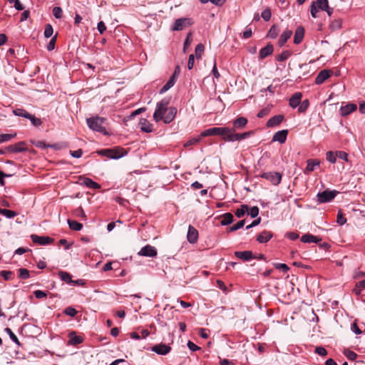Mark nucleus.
Masks as SVG:
<instances>
[{
  "mask_svg": "<svg viewBox=\"0 0 365 365\" xmlns=\"http://www.w3.org/2000/svg\"><path fill=\"white\" fill-rule=\"evenodd\" d=\"M345 355L351 361H354L357 358V354L351 350L346 351Z\"/></svg>",
  "mask_w": 365,
  "mask_h": 365,
  "instance_id": "nucleus-58",
  "label": "nucleus"
},
{
  "mask_svg": "<svg viewBox=\"0 0 365 365\" xmlns=\"http://www.w3.org/2000/svg\"><path fill=\"white\" fill-rule=\"evenodd\" d=\"M292 31L289 29L285 30L279 36V38L278 40V45L279 47H282L288 39L290 38V37L292 35Z\"/></svg>",
  "mask_w": 365,
  "mask_h": 365,
  "instance_id": "nucleus-23",
  "label": "nucleus"
},
{
  "mask_svg": "<svg viewBox=\"0 0 365 365\" xmlns=\"http://www.w3.org/2000/svg\"><path fill=\"white\" fill-rule=\"evenodd\" d=\"M170 103V98H165L157 103L155 110L153 114V118L155 122H159L162 119V116L166 111Z\"/></svg>",
  "mask_w": 365,
  "mask_h": 365,
  "instance_id": "nucleus-3",
  "label": "nucleus"
},
{
  "mask_svg": "<svg viewBox=\"0 0 365 365\" xmlns=\"http://www.w3.org/2000/svg\"><path fill=\"white\" fill-rule=\"evenodd\" d=\"M105 120V118L99 116L91 117L86 119L87 125L90 129L106 134V130L103 125Z\"/></svg>",
  "mask_w": 365,
  "mask_h": 365,
  "instance_id": "nucleus-2",
  "label": "nucleus"
},
{
  "mask_svg": "<svg viewBox=\"0 0 365 365\" xmlns=\"http://www.w3.org/2000/svg\"><path fill=\"white\" fill-rule=\"evenodd\" d=\"M261 177L269 180L274 185H278L282 180V174L278 172L263 173Z\"/></svg>",
  "mask_w": 365,
  "mask_h": 365,
  "instance_id": "nucleus-7",
  "label": "nucleus"
},
{
  "mask_svg": "<svg viewBox=\"0 0 365 365\" xmlns=\"http://www.w3.org/2000/svg\"><path fill=\"white\" fill-rule=\"evenodd\" d=\"M9 153H21L27 150L26 143L24 141H20L16 144L10 145L7 147Z\"/></svg>",
  "mask_w": 365,
  "mask_h": 365,
  "instance_id": "nucleus-12",
  "label": "nucleus"
},
{
  "mask_svg": "<svg viewBox=\"0 0 365 365\" xmlns=\"http://www.w3.org/2000/svg\"><path fill=\"white\" fill-rule=\"evenodd\" d=\"M336 190H326L317 194L318 201L321 203H325L332 200L338 194Z\"/></svg>",
  "mask_w": 365,
  "mask_h": 365,
  "instance_id": "nucleus-6",
  "label": "nucleus"
},
{
  "mask_svg": "<svg viewBox=\"0 0 365 365\" xmlns=\"http://www.w3.org/2000/svg\"><path fill=\"white\" fill-rule=\"evenodd\" d=\"M234 131V128H230L229 127H213L202 131L200 134V136L207 137L212 135H218L222 137V138L224 140L227 141V136L230 135V132Z\"/></svg>",
  "mask_w": 365,
  "mask_h": 365,
  "instance_id": "nucleus-1",
  "label": "nucleus"
},
{
  "mask_svg": "<svg viewBox=\"0 0 365 365\" xmlns=\"http://www.w3.org/2000/svg\"><path fill=\"white\" fill-rule=\"evenodd\" d=\"M174 86L173 83H171V81H168V82L161 88L160 90V93L163 94L167 91H168L171 87Z\"/></svg>",
  "mask_w": 365,
  "mask_h": 365,
  "instance_id": "nucleus-60",
  "label": "nucleus"
},
{
  "mask_svg": "<svg viewBox=\"0 0 365 365\" xmlns=\"http://www.w3.org/2000/svg\"><path fill=\"white\" fill-rule=\"evenodd\" d=\"M0 214L9 219L13 218L17 215L16 212L13 210L1 208H0Z\"/></svg>",
  "mask_w": 365,
  "mask_h": 365,
  "instance_id": "nucleus-36",
  "label": "nucleus"
},
{
  "mask_svg": "<svg viewBox=\"0 0 365 365\" xmlns=\"http://www.w3.org/2000/svg\"><path fill=\"white\" fill-rule=\"evenodd\" d=\"M63 11L61 7L55 6L53 9V15L56 19H61L62 17Z\"/></svg>",
  "mask_w": 365,
  "mask_h": 365,
  "instance_id": "nucleus-54",
  "label": "nucleus"
},
{
  "mask_svg": "<svg viewBox=\"0 0 365 365\" xmlns=\"http://www.w3.org/2000/svg\"><path fill=\"white\" fill-rule=\"evenodd\" d=\"M70 154L73 158H79L83 155V150L81 149H78L76 150H70Z\"/></svg>",
  "mask_w": 365,
  "mask_h": 365,
  "instance_id": "nucleus-63",
  "label": "nucleus"
},
{
  "mask_svg": "<svg viewBox=\"0 0 365 365\" xmlns=\"http://www.w3.org/2000/svg\"><path fill=\"white\" fill-rule=\"evenodd\" d=\"M291 54L292 53L289 51H284L280 54L277 56L276 60L277 61H284L291 56Z\"/></svg>",
  "mask_w": 365,
  "mask_h": 365,
  "instance_id": "nucleus-39",
  "label": "nucleus"
},
{
  "mask_svg": "<svg viewBox=\"0 0 365 365\" xmlns=\"http://www.w3.org/2000/svg\"><path fill=\"white\" fill-rule=\"evenodd\" d=\"M193 24L191 19L189 18H180L175 21L172 30L173 31H182L185 27L190 26Z\"/></svg>",
  "mask_w": 365,
  "mask_h": 365,
  "instance_id": "nucleus-8",
  "label": "nucleus"
},
{
  "mask_svg": "<svg viewBox=\"0 0 365 365\" xmlns=\"http://www.w3.org/2000/svg\"><path fill=\"white\" fill-rule=\"evenodd\" d=\"M68 224L69 225L70 229L75 231H80L83 228V225L75 220H68Z\"/></svg>",
  "mask_w": 365,
  "mask_h": 365,
  "instance_id": "nucleus-34",
  "label": "nucleus"
},
{
  "mask_svg": "<svg viewBox=\"0 0 365 365\" xmlns=\"http://www.w3.org/2000/svg\"><path fill=\"white\" fill-rule=\"evenodd\" d=\"M73 214L76 217H81L82 218H83L85 220L86 218V215L84 213V211H83V208L81 207L76 208L74 210Z\"/></svg>",
  "mask_w": 365,
  "mask_h": 365,
  "instance_id": "nucleus-56",
  "label": "nucleus"
},
{
  "mask_svg": "<svg viewBox=\"0 0 365 365\" xmlns=\"http://www.w3.org/2000/svg\"><path fill=\"white\" fill-rule=\"evenodd\" d=\"M247 211L248 206L247 205H242L241 207L235 211V215L240 218L243 217Z\"/></svg>",
  "mask_w": 365,
  "mask_h": 365,
  "instance_id": "nucleus-37",
  "label": "nucleus"
},
{
  "mask_svg": "<svg viewBox=\"0 0 365 365\" xmlns=\"http://www.w3.org/2000/svg\"><path fill=\"white\" fill-rule=\"evenodd\" d=\"M336 155H337V158L342 159L346 162L349 160V159H348L349 155L344 151H336Z\"/></svg>",
  "mask_w": 365,
  "mask_h": 365,
  "instance_id": "nucleus-62",
  "label": "nucleus"
},
{
  "mask_svg": "<svg viewBox=\"0 0 365 365\" xmlns=\"http://www.w3.org/2000/svg\"><path fill=\"white\" fill-rule=\"evenodd\" d=\"M138 254L140 256L154 257L157 256L158 252L155 247L147 245L142 247Z\"/></svg>",
  "mask_w": 365,
  "mask_h": 365,
  "instance_id": "nucleus-9",
  "label": "nucleus"
},
{
  "mask_svg": "<svg viewBox=\"0 0 365 365\" xmlns=\"http://www.w3.org/2000/svg\"><path fill=\"white\" fill-rule=\"evenodd\" d=\"M273 237V234L270 231L264 230L260 232L257 237V241L259 243H266Z\"/></svg>",
  "mask_w": 365,
  "mask_h": 365,
  "instance_id": "nucleus-21",
  "label": "nucleus"
},
{
  "mask_svg": "<svg viewBox=\"0 0 365 365\" xmlns=\"http://www.w3.org/2000/svg\"><path fill=\"white\" fill-rule=\"evenodd\" d=\"M315 353L322 356L327 355V351L322 346H317L315 349Z\"/></svg>",
  "mask_w": 365,
  "mask_h": 365,
  "instance_id": "nucleus-59",
  "label": "nucleus"
},
{
  "mask_svg": "<svg viewBox=\"0 0 365 365\" xmlns=\"http://www.w3.org/2000/svg\"><path fill=\"white\" fill-rule=\"evenodd\" d=\"M322 240L321 238H319L314 235H312L311 234H306V235H304L302 237H301V241L304 243H318L319 242H320Z\"/></svg>",
  "mask_w": 365,
  "mask_h": 365,
  "instance_id": "nucleus-27",
  "label": "nucleus"
},
{
  "mask_svg": "<svg viewBox=\"0 0 365 365\" xmlns=\"http://www.w3.org/2000/svg\"><path fill=\"white\" fill-rule=\"evenodd\" d=\"M31 240L33 242L41 245H46L48 244L51 243L53 241V239L51 238L48 236H38L36 235H32L31 236Z\"/></svg>",
  "mask_w": 365,
  "mask_h": 365,
  "instance_id": "nucleus-15",
  "label": "nucleus"
},
{
  "mask_svg": "<svg viewBox=\"0 0 365 365\" xmlns=\"http://www.w3.org/2000/svg\"><path fill=\"white\" fill-rule=\"evenodd\" d=\"M288 130H282L277 131L274 133L272 137V141L279 142V143H284L287 138Z\"/></svg>",
  "mask_w": 365,
  "mask_h": 365,
  "instance_id": "nucleus-18",
  "label": "nucleus"
},
{
  "mask_svg": "<svg viewBox=\"0 0 365 365\" xmlns=\"http://www.w3.org/2000/svg\"><path fill=\"white\" fill-rule=\"evenodd\" d=\"M235 255L243 261H249L252 259H255L256 257L253 255V253L251 251L247 250V251H237L235 252Z\"/></svg>",
  "mask_w": 365,
  "mask_h": 365,
  "instance_id": "nucleus-19",
  "label": "nucleus"
},
{
  "mask_svg": "<svg viewBox=\"0 0 365 365\" xmlns=\"http://www.w3.org/2000/svg\"><path fill=\"white\" fill-rule=\"evenodd\" d=\"M33 125L37 127L42 124V121L40 118H36L34 115L31 114V117H29Z\"/></svg>",
  "mask_w": 365,
  "mask_h": 365,
  "instance_id": "nucleus-50",
  "label": "nucleus"
},
{
  "mask_svg": "<svg viewBox=\"0 0 365 365\" xmlns=\"http://www.w3.org/2000/svg\"><path fill=\"white\" fill-rule=\"evenodd\" d=\"M19 277L21 279H26L30 277L29 271L26 268H20L18 269Z\"/></svg>",
  "mask_w": 365,
  "mask_h": 365,
  "instance_id": "nucleus-40",
  "label": "nucleus"
},
{
  "mask_svg": "<svg viewBox=\"0 0 365 365\" xmlns=\"http://www.w3.org/2000/svg\"><path fill=\"white\" fill-rule=\"evenodd\" d=\"M58 276L62 281L65 282L67 284H71L72 278L71 275L68 272L65 271H59Z\"/></svg>",
  "mask_w": 365,
  "mask_h": 365,
  "instance_id": "nucleus-32",
  "label": "nucleus"
},
{
  "mask_svg": "<svg viewBox=\"0 0 365 365\" xmlns=\"http://www.w3.org/2000/svg\"><path fill=\"white\" fill-rule=\"evenodd\" d=\"M274 51V47L271 43H268L266 46L261 48L259 51V58L264 59L268 56L271 55Z\"/></svg>",
  "mask_w": 365,
  "mask_h": 365,
  "instance_id": "nucleus-25",
  "label": "nucleus"
},
{
  "mask_svg": "<svg viewBox=\"0 0 365 365\" xmlns=\"http://www.w3.org/2000/svg\"><path fill=\"white\" fill-rule=\"evenodd\" d=\"M13 113L16 116L24 117L26 118L31 117V114L23 108H16L13 110Z\"/></svg>",
  "mask_w": 365,
  "mask_h": 365,
  "instance_id": "nucleus-35",
  "label": "nucleus"
},
{
  "mask_svg": "<svg viewBox=\"0 0 365 365\" xmlns=\"http://www.w3.org/2000/svg\"><path fill=\"white\" fill-rule=\"evenodd\" d=\"M302 97V94L299 92L294 93L289 99V104L290 107H292V108H295L297 106H299V105L301 103Z\"/></svg>",
  "mask_w": 365,
  "mask_h": 365,
  "instance_id": "nucleus-22",
  "label": "nucleus"
},
{
  "mask_svg": "<svg viewBox=\"0 0 365 365\" xmlns=\"http://www.w3.org/2000/svg\"><path fill=\"white\" fill-rule=\"evenodd\" d=\"M101 154L112 159H118L125 155L124 149L117 148L114 149H105L100 152Z\"/></svg>",
  "mask_w": 365,
  "mask_h": 365,
  "instance_id": "nucleus-5",
  "label": "nucleus"
},
{
  "mask_svg": "<svg viewBox=\"0 0 365 365\" xmlns=\"http://www.w3.org/2000/svg\"><path fill=\"white\" fill-rule=\"evenodd\" d=\"M187 238L188 242L191 244H194L197 241L198 231L192 225H190L188 227Z\"/></svg>",
  "mask_w": 365,
  "mask_h": 365,
  "instance_id": "nucleus-16",
  "label": "nucleus"
},
{
  "mask_svg": "<svg viewBox=\"0 0 365 365\" xmlns=\"http://www.w3.org/2000/svg\"><path fill=\"white\" fill-rule=\"evenodd\" d=\"M357 109V106L354 103H348L346 106H341L340 108V114L342 116H347L350 113H353Z\"/></svg>",
  "mask_w": 365,
  "mask_h": 365,
  "instance_id": "nucleus-17",
  "label": "nucleus"
},
{
  "mask_svg": "<svg viewBox=\"0 0 365 365\" xmlns=\"http://www.w3.org/2000/svg\"><path fill=\"white\" fill-rule=\"evenodd\" d=\"M342 21L340 19H335L330 24V28L332 30L339 29L341 27Z\"/></svg>",
  "mask_w": 365,
  "mask_h": 365,
  "instance_id": "nucleus-45",
  "label": "nucleus"
},
{
  "mask_svg": "<svg viewBox=\"0 0 365 365\" xmlns=\"http://www.w3.org/2000/svg\"><path fill=\"white\" fill-rule=\"evenodd\" d=\"M53 29L51 24H46L44 29V36L49 38L53 35Z\"/></svg>",
  "mask_w": 365,
  "mask_h": 365,
  "instance_id": "nucleus-49",
  "label": "nucleus"
},
{
  "mask_svg": "<svg viewBox=\"0 0 365 365\" xmlns=\"http://www.w3.org/2000/svg\"><path fill=\"white\" fill-rule=\"evenodd\" d=\"M304 29L302 26H299L295 31L294 36V43L295 44H299L304 36Z\"/></svg>",
  "mask_w": 365,
  "mask_h": 365,
  "instance_id": "nucleus-24",
  "label": "nucleus"
},
{
  "mask_svg": "<svg viewBox=\"0 0 365 365\" xmlns=\"http://www.w3.org/2000/svg\"><path fill=\"white\" fill-rule=\"evenodd\" d=\"M284 117L283 115H276L273 117H272L267 122V127L268 128H272L276 127L279 125L284 120Z\"/></svg>",
  "mask_w": 365,
  "mask_h": 365,
  "instance_id": "nucleus-20",
  "label": "nucleus"
},
{
  "mask_svg": "<svg viewBox=\"0 0 365 365\" xmlns=\"http://www.w3.org/2000/svg\"><path fill=\"white\" fill-rule=\"evenodd\" d=\"M309 106V100L306 99L304 101H303L302 103H300V104L299 105V108H298V111L299 113H304L305 112L308 107Z\"/></svg>",
  "mask_w": 365,
  "mask_h": 365,
  "instance_id": "nucleus-44",
  "label": "nucleus"
},
{
  "mask_svg": "<svg viewBox=\"0 0 365 365\" xmlns=\"http://www.w3.org/2000/svg\"><path fill=\"white\" fill-rule=\"evenodd\" d=\"M332 74L331 70L324 69L322 70L315 78V83L317 85L322 84L327 79H328Z\"/></svg>",
  "mask_w": 365,
  "mask_h": 365,
  "instance_id": "nucleus-13",
  "label": "nucleus"
},
{
  "mask_svg": "<svg viewBox=\"0 0 365 365\" xmlns=\"http://www.w3.org/2000/svg\"><path fill=\"white\" fill-rule=\"evenodd\" d=\"M97 29L101 34H103L106 30V26L103 21H101L98 23Z\"/></svg>",
  "mask_w": 365,
  "mask_h": 365,
  "instance_id": "nucleus-64",
  "label": "nucleus"
},
{
  "mask_svg": "<svg viewBox=\"0 0 365 365\" xmlns=\"http://www.w3.org/2000/svg\"><path fill=\"white\" fill-rule=\"evenodd\" d=\"M4 331H5V332H6L9 334V336L10 339L12 340V341H14L15 344H16L19 346L20 345V342H19L17 336L14 334V333L12 331V330L10 328L6 327V328H5Z\"/></svg>",
  "mask_w": 365,
  "mask_h": 365,
  "instance_id": "nucleus-41",
  "label": "nucleus"
},
{
  "mask_svg": "<svg viewBox=\"0 0 365 365\" xmlns=\"http://www.w3.org/2000/svg\"><path fill=\"white\" fill-rule=\"evenodd\" d=\"M262 18L265 21H268L270 20L272 16L271 10L269 8L265 9L261 14Z\"/></svg>",
  "mask_w": 365,
  "mask_h": 365,
  "instance_id": "nucleus-47",
  "label": "nucleus"
},
{
  "mask_svg": "<svg viewBox=\"0 0 365 365\" xmlns=\"http://www.w3.org/2000/svg\"><path fill=\"white\" fill-rule=\"evenodd\" d=\"M82 184L89 188L95 190L101 188V185L98 183L94 182L93 180L88 178H84L83 179Z\"/></svg>",
  "mask_w": 365,
  "mask_h": 365,
  "instance_id": "nucleus-30",
  "label": "nucleus"
},
{
  "mask_svg": "<svg viewBox=\"0 0 365 365\" xmlns=\"http://www.w3.org/2000/svg\"><path fill=\"white\" fill-rule=\"evenodd\" d=\"M64 313L69 317H75L77 314V311L72 307H68L65 309Z\"/></svg>",
  "mask_w": 365,
  "mask_h": 365,
  "instance_id": "nucleus-52",
  "label": "nucleus"
},
{
  "mask_svg": "<svg viewBox=\"0 0 365 365\" xmlns=\"http://www.w3.org/2000/svg\"><path fill=\"white\" fill-rule=\"evenodd\" d=\"M151 350L157 354L165 355L170 351L171 347L165 344H160L153 346Z\"/></svg>",
  "mask_w": 365,
  "mask_h": 365,
  "instance_id": "nucleus-14",
  "label": "nucleus"
},
{
  "mask_svg": "<svg viewBox=\"0 0 365 365\" xmlns=\"http://www.w3.org/2000/svg\"><path fill=\"white\" fill-rule=\"evenodd\" d=\"M245 221L244 220H240L238 222H237L235 225H234L232 227H229L227 229V232H229L236 231V230L243 227V226L245 225Z\"/></svg>",
  "mask_w": 365,
  "mask_h": 365,
  "instance_id": "nucleus-43",
  "label": "nucleus"
},
{
  "mask_svg": "<svg viewBox=\"0 0 365 365\" xmlns=\"http://www.w3.org/2000/svg\"><path fill=\"white\" fill-rule=\"evenodd\" d=\"M177 113V110L174 107H169L162 116V119L165 123H170L173 120Z\"/></svg>",
  "mask_w": 365,
  "mask_h": 365,
  "instance_id": "nucleus-11",
  "label": "nucleus"
},
{
  "mask_svg": "<svg viewBox=\"0 0 365 365\" xmlns=\"http://www.w3.org/2000/svg\"><path fill=\"white\" fill-rule=\"evenodd\" d=\"M307 167L305 168L304 173H309L314 171L317 166H319L320 164V161L317 159H309L307 161Z\"/></svg>",
  "mask_w": 365,
  "mask_h": 365,
  "instance_id": "nucleus-26",
  "label": "nucleus"
},
{
  "mask_svg": "<svg viewBox=\"0 0 365 365\" xmlns=\"http://www.w3.org/2000/svg\"><path fill=\"white\" fill-rule=\"evenodd\" d=\"M0 275L5 279L9 280L11 279V276L13 275V272L11 271L3 270L0 272Z\"/></svg>",
  "mask_w": 365,
  "mask_h": 365,
  "instance_id": "nucleus-57",
  "label": "nucleus"
},
{
  "mask_svg": "<svg viewBox=\"0 0 365 365\" xmlns=\"http://www.w3.org/2000/svg\"><path fill=\"white\" fill-rule=\"evenodd\" d=\"M253 133L252 131H248L243 133H235L234 132H230V135L227 136V141L233 142V141H240L243 139H245L250 136Z\"/></svg>",
  "mask_w": 365,
  "mask_h": 365,
  "instance_id": "nucleus-10",
  "label": "nucleus"
},
{
  "mask_svg": "<svg viewBox=\"0 0 365 365\" xmlns=\"http://www.w3.org/2000/svg\"><path fill=\"white\" fill-rule=\"evenodd\" d=\"M279 29L278 26L277 25L274 24L269 29V30L267 34V37L269 38H272V39L276 38L279 34Z\"/></svg>",
  "mask_w": 365,
  "mask_h": 365,
  "instance_id": "nucleus-31",
  "label": "nucleus"
},
{
  "mask_svg": "<svg viewBox=\"0 0 365 365\" xmlns=\"http://www.w3.org/2000/svg\"><path fill=\"white\" fill-rule=\"evenodd\" d=\"M336 222L339 225H343L346 222V217L343 215L342 212L341 211H339L337 213V219Z\"/></svg>",
  "mask_w": 365,
  "mask_h": 365,
  "instance_id": "nucleus-53",
  "label": "nucleus"
},
{
  "mask_svg": "<svg viewBox=\"0 0 365 365\" xmlns=\"http://www.w3.org/2000/svg\"><path fill=\"white\" fill-rule=\"evenodd\" d=\"M83 341V339L81 337L75 336L74 333H71L70 334V339H69V344L71 345H77L81 344Z\"/></svg>",
  "mask_w": 365,
  "mask_h": 365,
  "instance_id": "nucleus-38",
  "label": "nucleus"
},
{
  "mask_svg": "<svg viewBox=\"0 0 365 365\" xmlns=\"http://www.w3.org/2000/svg\"><path fill=\"white\" fill-rule=\"evenodd\" d=\"M16 135V133L0 134V143L10 140L11 139L14 138Z\"/></svg>",
  "mask_w": 365,
  "mask_h": 365,
  "instance_id": "nucleus-46",
  "label": "nucleus"
},
{
  "mask_svg": "<svg viewBox=\"0 0 365 365\" xmlns=\"http://www.w3.org/2000/svg\"><path fill=\"white\" fill-rule=\"evenodd\" d=\"M204 46L202 43H198L195 47V56L197 58H200L202 53L204 52Z\"/></svg>",
  "mask_w": 365,
  "mask_h": 365,
  "instance_id": "nucleus-48",
  "label": "nucleus"
},
{
  "mask_svg": "<svg viewBox=\"0 0 365 365\" xmlns=\"http://www.w3.org/2000/svg\"><path fill=\"white\" fill-rule=\"evenodd\" d=\"M140 129L145 133H150L153 130L152 125L145 119L141 118L140 120Z\"/></svg>",
  "mask_w": 365,
  "mask_h": 365,
  "instance_id": "nucleus-29",
  "label": "nucleus"
},
{
  "mask_svg": "<svg viewBox=\"0 0 365 365\" xmlns=\"http://www.w3.org/2000/svg\"><path fill=\"white\" fill-rule=\"evenodd\" d=\"M247 123V120L244 117H239L233 121V128L235 129L243 128Z\"/></svg>",
  "mask_w": 365,
  "mask_h": 365,
  "instance_id": "nucleus-28",
  "label": "nucleus"
},
{
  "mask_svg": "<svg viewBox=\"0 0 365 365\" xmlns=\"http://www.w3.org/2000/svg\"><path fill=\"white\" fill-rule=\"evenodd\" d=\"M191 41H192V33H189V34H187V37H186L184 44H183L184 52H185L187 47L190 46Z\"/></svg>",
  "mask_w": 365,
  "mask_h": 365,
  "instance_id": "nucleus-51",
  "label": "nucleus"
},
{
  "mask_svg": "<svg viewBox=\"0 0 365 365\" xmlns=\"http://www.w3.org/2000/svg\"><path fill=\"white\" fill-rule=\"evenodd\" d=\"M310 7L312 16L313 18H317V13L319 9L322 11H325L329 7V1L328 0H315L312 2Z\"/></svg>",
  "mask_w": 365,
  "mask_h": 365,
  "instance_id": "nucleus-4",
  "label": "nucleus"
},
{
  "mask_svg": "<svg viewBox=\"0 0 365 365\" xmlns=\"http://www.w3.org/2000/svg\"><path fill=\"white\" fill-rule=\"evenodd\" d=\"M274 267L276 269L283 271L284 272H287L289 271V267L284 263H276L274 264Z\"/></svg>",
  "mask_w": 365,
  "mask_h": 365,
  "instance_id": "nucleus-55",
  "label": "nucleus"
},
{
  "mask_svg": "<svg viewBox=\"0 0 365 365\" xmlns=\"http://www.w3.org/2000/svg\"><path fill=\"white\" fill-rule=\"evenodd\" d=\"M233 222V215L230 212L225 213L221 221L222 225H227Z\"/></svg>",
  "mask_w": 365,
  "mask_h": 365,
  "instance_id": "nucleus-33",
  "label": "nucleus"
},
{
  "mask_svg": "<svg viewBox=\"0 0 365 365\" xmlns=\"http://www.w3.org/2000/svg\"><path fill=\"white\" fill-rule=\"evenodd\" d=\"M336 152L328 151L326 153V159L331 163H335L336 161Z\"/></svg>",
  "mask_w": 365,
  "mask_h": 365,
  "instance_id": "nucleus-42",
  "label": "nucleus"
},
{
  "mask_svg": "<svg viewBox=\"0 0 365 365\" xmlns=\"http://www.w3.org/2000/svg\"><path fill=\"white\" fill-rule=\"evenodd\" d=\"M269 112H270L269 108H264L259 111V113H257V117L259 118H262L267 115L269 113Z\"/></svg>",
  "mask_w": 365,
  "mask_h": 365,
  "instance_id": "nucleus-61",
  "label": "nucleus"
}]
</instances>
